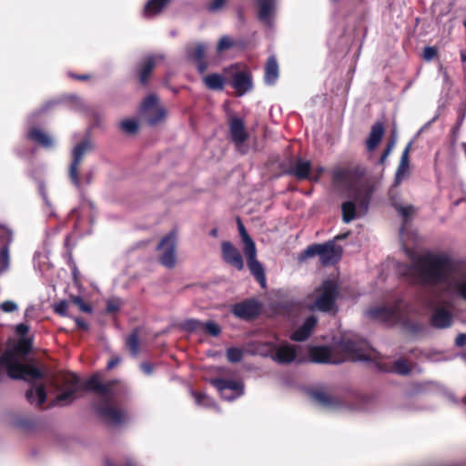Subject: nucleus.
<instances>
[{
    "instance_id": "obj_51",
    "label": "nucleus",
    "mask_w": 466,
    "mask_h": 466,
    "mask_svg": "<svg viewBox=\"0 0 466 466\" xmlns=\"http://www.w3.org/2000/svg\"><path fill=\"white\" fill-rule=\"evenodd\" d=\"M438 55V50L434 46H426L423 49V58L427 61H431Z\"/></svg>"
},
{
    "instance_id": "obj_60",
    "label": "nucleus",
    "mask_w": 466,
    "mask_h": 466,
    "mask_svg": "<svg viewBox=\"0 0 466 466\" xmlns=\"http://www.w3.org/2000/svg\"><path fill=\"white\" fill-rule=\"evenodd\" d=\"M455 343L459 347H463L466 345V333H461L457 336L455 339Z\"/></svg>"
},
{
    "instance_id": "obj_49",
    "label": "nucleus",
    "mask_w": 466,
    "mask_h": 466,
    "mask_svg": "<svg viewBox=\"0 0 466 466\" xmlns=\"http://www.w3.org/2000/svg\"><path fill=\"white\" fill-rule=\"evenodd\" d=\"M235 45L234 41L228 35L222 36L217 46L218 52H222L233 47Z\"/></svg>"
},
{
    "instance_id": "obj_53",
    "label": "nucleus",
    "mask_w": 466,
    "mask_h": 466,
    "mask_svg": "<svg viewBox=\"0 0 466 466\" xmlns=\"http://www.w3.org/2000/svg\"><path fill=\"white\" fill-rule=\"evenodd\" d=\"M226 2H227V0H212L208 5V10L209 12H216V11L221 9L225 5Z\"/></svg>"
},
{
    "instance_id": "obj_42",
    "label": "nucleus",
    "mask_w": 466,
    "mask_h": 466,
    "mask_svg": "<svg viewBox=\"0 0 466 466\" xmlns=\"http://www.w3.org/2000/svg\"><path fill=\"white\" fill-rule=\"evenodd\" d=\"M392 371L400 375H408L410 372V368L405 360L399 359L394 361Z\"/></svg>"
},
{
    "instance_id": "obj_14",
    "label": "nucleus",
    "mask_w": 466,
    "mask_h": 466,
    "mask_svg": "<svg viewBox=\"0 0 466 466\" xmlns=\"http://www.w3.org/2000/svg\"><path fill=\"white\" fill-rule=\"evenodd\" d=\"M211 384L218 390L221 397L227 400H233L243 392L241 383L228 379H213Z\"/></svg>"
},
{
    "instance_id": "obj_3",
    "label": "nucleus",
    "mask_w": 466,
    "mask_h": 466,
    "mask_svg": "<svg viewBox=\"0 0 466 466\" xmlns=\"http://www.w3.org/2000/svg\"><path fill=\"white\" fill-rule=\"evenodd\" d=\"M366 175V169L361 166L337 168L332 172V183L336 187H343L353 193V198L360 209L367 211L375 191V186L370 181L360 184Z\"/></svg>"
},
{
    "instance_id": "obj_45",
    "label": "nucleus",
    "mask_w": 466,
    "mask_h": 466,
    "mask_svg": "<svg viewBox=\"0 0 466 466\" xmlns=\"http://www.w3.org/2000/svg\"><path fill=\"white\" fill-rule=\"evenodd\" d=\"M122 306V301L118 298H111L107 299L106 305V312L108 314H113L117 312Z\"/></svg>"
},
{
    "instance_id": "obj_19",
    "label": "nucleus",
    "mask_w": 466,
    "mask_h": 466,
    "mask_svg": "<svg viewBox=\"0 0 466 466\" xmlns=\"http://www.w3.org/2000/svg\"><path fill=\"white\" fill-rule=\"evenodd\" d=\"M206 51L207 46L203 43H198L187 50L188 57L195 62L199 74H203L208 68Z\"/></svg>"
},
{
    "instance_id": "obj_39",
    "label": "nucleus",
    "mask_w": 466,
    "mask_h": 466,
    "mask_svg": "<svg viewBox=\"0 0 466 466\" xmlns=\"http://www.w3.org/2000/svg\"><path fill=\"white\" fill-rule=\"evenodd\" d=\"M452 289L466 301V273L451 285Z\"/></svg>"
},
{
    "instance_id": "obj_24",
    "label": "nucleus",
    "mask_w": 466,
    "mask_h": 466,
    "mask_svg": "<svg viewBox=\"0 0 466 466\" xmlns=\"http://www.w3.org/2000/svg\"><path fill=\"white\" fill-rule=\"evenodd\" d=\"M232 87L235 89L237 96H241L252 88V79L248 72H238L233 75Z\"/></svg>"
},
{
    "instance_id": "obj_6",
    "label": "nucleus",
    "mask_w": 466,
    "mask_h": 466,
    "mask_svg": "<svg viewBox=\"0 0 466 466\" xmlns=\"http://www.w3.org/2000/svg\"><path fill=\"white\" fill-rule=\"evenodd\" d=\"M340 287L334 279L324 280L319 289L313 303L314 309L319 311L329 313L337 311V299L339 296Z\"/></svg>"
},
{
    "instance_id": "obj_61",
    "label": "nucleus",
    "mask_w": 466,
    "mask_h": 466,
    "mask_svg": "<svg viewBox=\"0 0 466 466\" xmlns=\"http://www.w3.org/2000/svg\"><path fill=\"white\" fill-rule=\"evenodd\" d=\"M192 394L195 398L197 404L198 405H201L203 403V400L207 398L206 394L201 392L193 391Z\"/></svg>"
},
{
    "instance_id": "obj_52",
    "label": "nucleus",
    "mask_w": 466,
    "mask_h": 466,
    "mask_svg": "<svg viewBox=\"0 0 466 466\" xmlns=\"http://www.w3.org/2000/svg\"><path fill=\"white\" fill-rule=\"evenodd\" d=\"M0 308L4 312L11 313L17 309V305L12 300H5L1 304Z\"/></svg>"
},
{
    "instance_id": "obj_11",
    "label": "nucleus",
    "mask_w": 466,
    "mask_h": 466,
    "mask_svg": "<svg viewBox=\"0 0 466 466\" xmlns=\"http://www.w3.org/2000/svg\"><path fill=\"white\" fill-rule=\"evenodd\" d=\"M400 300L396 301L392 306H379L369 309L367 316L382 323H396L401 318Z\"/></svg>"
},
{
    "instance_id": "obj_21",
    "label": "nucleus",
    "mask_w": 466,
    "mask_h": 466,
    "mask_svg": "<svg viewBox=\"0 0 466 466\" xmlns=\"http://www.w3.org/2000/svg\"><path fill=\"white\" fill-rule=\"evenodd\" d=\"M317 323L318 319L315 316L308 317L303 324L291 333L289 339L299 342L307 340L312 334Z\"/></svg>"
},
{
    "instance_id": "obj_38",
    "label": "nucleus",
    "mask_w": 466,
    "mask_h": 466,
    "mask_svg": "<svg viewBox=\"0 0 466 466\" xmlns=\"http://www.w3.org/2000/svg\"><path fill=\"white\" fill-rule=\"evenodd\" d=\"M127 346L133 356L139 352V337L137 331H133L127 339Z\"/></svg>"
},
{
    "instance_id": "obj_41",
    "label": "nucleus",
    "mask_w": 466,
    "mask_h": 466,
    "mask_svg": "<svg viewBox=\"0 0 466 466\" xmlns=\"http://www.w3.org/2000/svg\"><path fill=\"white\" fill-rule=\"evenodd\" d=\"M227 359L231 363H238L243 358V350L239 348L230 347L226 352Z\"/></svg>"
},
{
    "instance_id": "obj_56",
    "label": "nucleus",
    "mask_w": 466,
    "mask_h": 466,
    "mask_svg": "<svg viewBox=\"0 0 466 466\" xmlns=\"http://www.w3.org/2000/svg\"><path fill=\"white\" fill-rule=\"evenodd\" d=\"M140 370L144 374L149 376L154 372V365L150 362L145 361L140 364Z\"/></svg>"
},
{
    "instance_id": "obj_15",
    "label": "nucleus",
    "mask_w": 466,
    "mask_h": 466,
    "mask_svg": "<svg viewBox=\"0 0 466 466\" xmlns=\"http://www.w3.org/2000/svg\"><path fill=\"white\" fill-rule=\"evenodd\" d=\"M270 352H274L272 359L280 364H289L295 360L297 350L295 346L284 343L278 347L273 342L266 344Z\"/></svg>"
},
{
    "instance_id": "obj_62",
    "label": "nucleus",
    "mask_w": 466,
    "mask_h": 466,
    "mask_svg": "<svg viewBox=\"0 0 466 466\" xmlns=\"http://www.w3.org/2000/svg\"><path fill=\"white\" fill-rule=\"evenodd\" d=\"M422 327L420 324H418V323H411L410 325V329L413 332H417V331H420L421 330Z\"/></svg>"
},
{
    "instance_id": "obj_47",
    "label": "nucleus",
    "mask_w": 466,
    "mask_h": 466,
    "mask_svg": "<svg viewBox=\"0 0 466 466\" xmlns=\"http://www.w3.org/2000/svg\"><path fill=\"white\" fill-rule=\"evenodd\" d=\"M72 302L78 307V309L85 313H92V306L86 303L82 297L74 296L71 298Z\"/></svg>"
},
{
    "instance_id": "obj_8",
    "label": "nucleus",
    "mask_w": 466,
    "mask_h": 466,
    "mask_svg": "<svg viewBox=\"0 0 466 466\" xmlns=\"http://www.w3.org/2000/svg\"><path fill=\"white\" fill-rule=\"evenodd\" d=\"M94 149V145L89 137H86L78 142L72 149V161L69 166L68 177L71 182L76 186H80L78 168L85 156Z\"/></svg>"
},
{
    "instance_id": "obj_25",
    "label": "nucleus",
    "mask_w": 466,
    "mask_h": 466,
    "mask_svg": "<svg viewBox=\"0 0 466 466\" xmlns=\"http://www.w3.org/2000/svg\"><path fill=\"white\" fill-rule=\"evenodd\" d=\"M385 128L381 122H376L371 126L369 137L366 140V147L369 152L377 148L383 138Z\"/></svg>"
},
{
    "instance_id": "obj_34",
    "label": "nucleus",
    "mask_w": 466,
    "mask_h": 466,
    "mask_svg": "<svg viewBox=\"0 0 466 466\" xmlns=\"http://www.w3.org/2000/svg\"><path fill=\"white\" fill-rule=\"evenodd\" d=\"M397 143V133L396 130H393L390 138L387 141L386 147L379 158L378 164L383 166L389 156L391 154L392 150L394 149Z\"/></svg>"
},
{
    "instance_id": "obj_63",
    "label": "nucleus",
    "mask_w": 466,
    "mask_h": 466,
    "mask_svg": "<svg viewBox=\"0 0 466 466\" xmlns=\"http://www.w3.org/2000/svg\"><path fill=\"white\" fill-rule=\"evenodd\" d=\"M118 363L117 359L110 360L106 365L107 370L113 369Z\"/></svg>"
},
{
    "instance_id": "obj_48",
    "label": "nucleus",
    "mask_w": 466,
    "mask_h": 466,
    "mask_svg": "<svg viewBox=\"0 0 466 466\" xmlns=\"http://www.w3.org/2000/svg\"><path fill=\"white\" fill-rule=\"evenodd\" d=\"M104 464L105 466H138L137 463L131 458H126L124 461L119 462L106 458L104 461Z\"/></svg>"
},
{
    "instance_id": "obj_22",
    "label": "nucleus",
    "mask_w": 466,
    "mask_h": 466,
    "mask_svg": "<svg viewBox=\"0 0 466 466\" xmlns=\"http://www.w3.org/2000/svg\"><path fill=\"white\" fill-rule=\"evenodd\" d=\"M452 321L451 313L442 307H437L430 319V324L436 329H447L451 326Z\"/></svg>"
},
{
    "instance_id": "obj_2",
    "label": "nucleus",
    "mask_w": 466,
    "mask_h": 466,
    "mask_svg": "<svg viewBox=\"0 0 466 466\" xmlns=\"http://www.w3.org/2000/svg\"><path fill=\"white\" fill-rule=\"evenodd\" d=\"M410 270L418 283L433 287L448 281L452 263L447 256L429 252L413 258Z\"/></svg>"
},
{
    "instance_id": "obj_18",
    "label": "nucleus",
    "mask_w": 466,
    "mask_h": 466,
    "mask_svg": "<svg viewBox=\"0 0 466 466\" xmlns=\"http://www.w3.org/2000/svg\"><path fill=\"white\" fill-rule=\"evenodd\" d=\"M0 239L3 242L0 248V274H3L8 269L10 264L9 246L13 240L11 230L0 227Z\"/></svg>"
},
{
    "instance_id": "obj_12",
    "label": "nucleus",
    "mask_w": 466,
    "mask_h": 466,
    "mask_svg": "<svg viewBox=\"0 0 466 466\" xmlns=\"http://www.w3.org/2000/svg\"><path fill=\"white\" fill-rule=\"evenodd\" d=\"M262 310V304L256 299H246L231 307V313L239 319L250 321L257 319Z\"/></svg>"
},
{
    "instance_id": "obj_31",
    "label": "nucleus",
    "mask_w": 466,
    "mask_h": 466,
    "mask_svg": "<svg viewBox=\"0 0 466 466\" xmlns=\"http://www.w3.org/2000/svg\"><path fill=\"white\" fill-rule=\"evenodd\" d=\"M258 4V17L263 23H268L273 13L274 0H257Z\"/></svg>"
},
{
    "instance_id": "obj_26",
    "label": "nucleus",
    "mask_w": 466,
    "mask_h": 466,
    "mask_svg": "<svg viewBox=\"0 0 466 466\" xmlns=\"http://www.w3.org/2000/svg\"><path fill=\"white\" fill-rule=\"evenodd\" d=\"M26 400L31 403L36 402L38 407L42 406L46 400V390L43 383L33 384L25 392Z\"/></svg>"
},
{
    "instance_id": "obj_30",
    "label": "nucleus",
    "mask_w": 466,
    "mask_h": 466,
    "mask_svg": "<svg viewBox=\"0 0 466 466\" xmlns=\"http://www.w3.org/2000/svg\"><path fill=\"white\" fill-rule=\"evenodd\" d=\"M207 88L215 91H221L225 86V78L218 73L208 74L203 77Z\"/></svg>"
},
{
    "instance_id": "obj_20",
    "label": "nucleus",
    "mask_w": 466,
    "mask_h": 466,
    "mask_svg": "<svg viewBox=\"0 0 466 466\" xmlns=\"http://www.w3.org/2000/svg\"><path fill=\"white\" fill-rule=\"evenodd\" d=\"M229 132L232 141L237 147L243 145L248 138L244 121L238 116L230 118Z\"/></svg>"
},
{
    "instance_id": "obj_44",
    "label": "nucleus",
    "mask_w": 466,
    "mask_h": 466,
    "mask_svg": "<svg viewBox=\"0 0 466 466\" xmlns=\"http://www.w3.org/2000/svg\"><path fill=\"white\" fill-rule=\"evenodd\" d=\"M121 129L129 135L135 134L138 130V123L135 119H125L120 124Z\"/></svg>"
},
{
    "instance_id": "obj_35",
    "label": "nucleus",
    "mask_w": 466,
    "mask_h": 466,
    "mask_svg": "<svg viewBox=\"0 0 466 466\" xmlns=\"http://www.w3.org/2000/svg\"><path fill=\"white\" fill-rule=\"evenodd\" d=\"M171 0H148L145 5V13L157 15L160 13Z\"/></svg>"
},
{
    "instance_id": "obj_43",
    "label": "nucleus",
    "mask_w": 466,
    "mask_h": 466,
    "mask_svg": "<svg viewBox=\"0 0 466 466\" xmlns=\"http://www.w3.org/2000/svg\"><path fill=\"white\" fill-rule=\"evenodd\" d=\"M203 331L212 337H218L221 333V328L215 321L209 320L204 322Z\"/></svg>"
},
{
    "instance_id": "obj_46",
    "label": "nucleus",
    "mask_w": 466,
    "mask_h": 466,
    "mask_svg": "<svg viewBox=\"0 0 466 466\" xmlns=\"http://www.w3.org/2000/svg\"><path fill=\"white\" fill-rule=\"evenodd\" d=\"M157 96L155 94H150L147 96L141 104V109L142 111L146 112L149 110L150 108H154L157 105Z\"/></svg>"
},
{
    "instance_id": "obj_33",
    "label": "nucleus",
    "mask_w": 466,
    "mask_h": 466,
    "mask_svg": "<svg viewBox=\"0 0 466 466\" xmlns=\"http://www.w3.org/2000/svg\"><path fill=\"white\" fill-rule=\"evenodd\" d=\"M237 224H238V229L239 232V236H240L241 240L244 245L243 251L256 248L255 242L253 241L251 237L248 235L240 218H237Z\"/></svg>"
},
{
    "instance_id": "obj_27",
    "label": "nucleus",
    "mask_w": 466,
    "mask_h": 466,
    "mask_svg": "<svg viewBox=\"0 0 466 466\" xmlns=\"http://www.w3.org/2000/svg\"><path fill=\"white\" fill-rule=\"evenodd\" d=\"M27 138L44 148H51L54 146L52 137L38 127H32L27 133Z\"/></svg>"
},
{
    "instance_id": "obj_17",
    "label": "nucleus",
    "mask_w": 466,
    "mask_h": 466,
    "mask_svg": "<svg viewBox=\"0 0 466 466\" xmlns=\"http://www.w3.org/2000/svg\"><path fill=\"white\" fill-rule=\"evenodd\" d=\"M221 252L223 260L227 264L236 268L238 270L244 268L243 258L239 250L230 241L222 242Z\"/></svg>"
},
{
    "instance_id": "obj_28",
    "label": "nucleus",
    "mask_w": 466,
    "mask_h": 466,
    "mask_svg": "<svg viewBox=\"0 0 466 466\" xmlns=\"http://www.w3.org/2000/svg\"><path fill=\"white\" fill-rule=\"evenodd\" d=\"M279 65L274 56L268 58L265 66L264 81L267 85H275L279 78Z\"/></svg>"
},
{
    "instance_id": "obj_40",
    "label": "nucleus",
    "mask_w": 466,
    "mask_h": 466,
    "mask_svg": "<svg viewBox=\"0 0 466 466\" xmlns=\"http://www.w3.org/2000/svg\"><path fill=\"white\" fill-rule=\"evenodd\" d=\"M167 112L163 107L156 108L147 117V122L150 126H155L166 118Z\"/></svg>"
},
{
    "instance_id": "obj_7",
    "label": "nucleus",
    "mask_w": 466,
    "mask_h": 466,
    "mask_svg": "<svg viewBox=\"0 0 466 466\" xmlns=\"http://www.w3.org/2000/svg\"><path fill=\"white\" fill-rule=\"evenodd\" d=\"M79 377L74 372H66L56 379V387L62 392L52 401V405L71 403L78 390Z\"/></svg>"
},
{
    "instance_id": "obj_29",
    "label": "nucleus",
    "mask_w": 466,
    "mask_h": 466,
    "mask_svg": "<svg viewBox=\"0 0 466 466\" xmlns=\"http://www.w3.org/2000/svg\"><path fill=\"white\" fill-rule=\"evenodd\" d=\"M310 396L315 401L326 408H335L339 403L337 398L332 397L322 390H312L310 392Z\"/></svg>"
},
{
    "instance_id": "obj_1",
    "label": "nucleus",
    "mask_w": 466,
    "mask_h": 466,
    "mask_svg": "<svg viewBox=\"0 0 466 466\" xmlns=\"http://www.w3.org/2000/svg\"><path fill=\"white\" fill-rule=\"evenodd\" d=\"M337 347L340 350L342 355L337 356L328 346H313L309 350L310 361L314 363H330L339 364L346 360H368L377 363L381 370L388 371L386 368L379 362L380 353L370 344L358 338L342 339Z\"/></svg>"
},
{
    "instance_id": "obj_37",
    "label": "nucleus",
    "mask_w": 466,
    "mask_h": 466,
    "mask_svg": "<svg viewBox=\"0 0 466 466\" xmlns=\"http://www.w3.org/2000/svg\"><path fill=\"white\" fill-rule=\"evenodd\" d=\"M203 325H204V322H202L198 319H186L182 323L181 327L185 331H187V332H198V331H203Z\"/></svg>"
},
{
    "instance_id": "obj_36",
    "label": "nucleus",
    "mask_w": 466,
    "mask_h": 466,
    "mask_svg": "<svg viewBox=\"0 0 466 466\" xmlns=\"http://www.w3.org/2000/svg\"><path fill=\"white\" fill-rule=\"evenodd\" d=\"M32 348V341L29 339L21 338L16 346L13 350H7L6 351H14L18 358V355H26L30 352Z\"/></svg>"
},
{
    "instance_id": "obj_58",
    "label": "nucleus",
    "mask_w": 466,
    "mask_h": 466,
    "mask_svg": "<svg viewBox=\"0 0 466 466\" xmlns=\"http://www.w3.org/2000/svg\"><path fill=\"white\" fill-rule=\"evenodd\" d=\"M68 76L70 78H73V79H76V80H79V81H86V80H89L91 78V75H89V74L78 75V74H76V73H73V72H69L68 73Z\"/></svg>"
},
{
    "instance_id": "obj_9",
    "label": "nucleus",
    "mask_w": 466,
    "mask_h": 466,
    "mask_svg": "<svg viewBox=\"0 0 466 466\" xmlns=\"http://www.w3.org/2000/svg\"><path fill=\"white\" fill-rule=\"evenodd\" d=\"M160 252L158 261L167 268H173L177 263V237L174 231L164 236L157 246Z\"/></svg>"
},
{
    "instance_id": "obj_57",
    "label": "nucleus",
    "mask_w": 466,
    "mask_h": 466,
    "mask_svg": "<svg viewBox=\"0 0 466 466\" xmlns=\"http://www.w3.org/2000/svg\"><path fill=\"white\" fill-rule=\"evenodd\" d=\"M75 322H76V328L78 329H81V330H84V331H87L89 329V325L88 323L83 319L82 318H76L75 319Z\"/></svg>"
},
{
    "instance_id": "obj_10",
    "label": "nucleus",
    "mask_w": 466,
    "mask_h": 466,
    "mask_svg": "<svg viewBox=\"0 0 466 466\" xmlns=\"http://www.w3.org/2000/svg\"><path fill=\"white\" fill-rule=\"evenodd\" d=\"M163 58L164 56L161 55H147L135 66L133 75L142 87L149 86L157 61Z\"/></svg>"
},
{
    "instance_id": "obj_32",
    "label": "nucleus",
    "mask_w": 466,
    "mask_h": 466,
    "mask_svg": "<svg viewBox=\"0 0 466 466\" xmlns=\"http://www.w3.org/2000/svg\"><path fill=\"white\" fill-rule=\"evenodd\" d=\"M355 199L345 201L341 204L342 220L344 223H350L356 218Z\"/></svg>"
},
{
    "instance_id": "obj_5",
    "label": "nucleus",
    "mask_w": 466,
    "mask_h": 466,
    "mask_svg": "<svg viewBox=\"0 0 466 466\" xmlns=\"http://www.w3.org/2000/svg\"><path fill=\"white\" fill-rule=\"evenodd\" d=\"M342 255V248L334 241L323 244H312L299 254L298 260L303 262L306 259L319 256L322 265H333L337 263Z\"/></svg>"
},
{
    "instance_id": "obj_16",
    "label": "nucleus",
    "mask_w": 466,
    "mask_h": 466,
    "mask_svg": "<svg viewBox=\"0 0 466 466\" xmlns=\"http://www.w3.org/2000/svg\"><path fill=\"white\" fill-rule=\"evenodd\" d=\"M247 257V264L251 275L259 283L261 288H266L267 279L262 264L257 259V248H253L244 251Z\"/></svg>"
},
{
    "instance_id": "obj_50",
    "label": "nucleus",
    "mask_w": 466,
    "mask_h": 466,
    "mask_svg": "<svg viewBox=\"0 0 466 466\" xmlns=\"http://www.w3.org/2000/svg\"><path fill=\"white\" fill-rule=\"evenodd\" d=\"M68 309V303L66 300H61L55 304L54 311L60 316H66Z\"/></svg>"
},
{
    "instance_id": "obj_23",
    "label": "nucleus",
    "mask_w": 466,
    "mask_h": 466,
    "mask_svg": "<svg viewBox=\"0 0 466 466\" xmlns=\"http://www.w3.org/2000/svg\"><path fill=\"white\" fill-rule=\"evenodd\" d=\"M412 146V142H409L402 151L399 166L395 172L394 185L398 186L401 181L408 177L410 172V151Z\"/></svg>"
},
{
    "instance_id": "obj_54",
    "label": "nucleus",
    "mask_w": 466,
    "mask_h": 466,
    "mask_svg": "<svg viewBox=\"0 0 466 466\" xmlns=\"http://www.w3.org/2000/svg\"><path fill=\"white\" fill-rule=\"evenodd\" d=\"M35 425V421L33 419H22L18 421V426L25 430H31Z\"/></svg>"
},
{
    "instance_id": "obj_59",
    "label": "nucleus",
    "mask_w": 466,
    "mask_h": 466,
    "mask_svg": "<svg viewBox=\"0 0 466 466\" xmlns=\"http://www.w3.org/2000/svg\"><path fill=\"white\" fill-rule=\"evenodd\" d=\"M398 211L399 213L404 218H408L410 215H411V212H412V207L411 206H407V207H402V206H400L399 208H398Z\"/></svg>"
},
{
    "instance_id": "obj_4",
    "label": "nucleus",
    "mask_w": 466,
    "mask_h": 466,
    "mask_svg": "<svg viewBox=\"0 0 466 466\" xmlns=\"http://www.w3.org/2000/svg\"><path fill=\"white\" fill-rule=\"evenodd\" d=\"M116 380H109L106 383L101 381L98 373L93 374L86 380L81 388L85 391L94 392L102 396L101 401L96 403L94 408L97 415L106 422L111 425H118L125 421L126 414L119 409L111 405V391L116 384Z\"/></svg>"
},
{
    "instance_id": "obj_55",
    "label": "nucleus",
    "mask_w": 466,
    "mask_h": 466,
    "mask_svg": "<svg viewBox=\"0 0 466 466\" xmlns=\"http://www.w3.org/2000/svg\"><path fill=\"white\" fill-rule=\"evenodd\" d=\"M15 332L18 336L25 337L29 332V326L25 323H19L15 326Z\"/></svg>"
},
{
    "instance_id": "obj_64",
    "label": "nucleus",
    "mask_w": 466,
    "mask_h": 466,
    "mask_svg": "<svg viewBox=\"0 0 466 466\" xmlns=\"http://www.w3.org/2000/svg\"><path fill=\"white\" fill-rule=\"evenodd\" d=\"M55 105H56V103H55V102H47V103H46V104L43 106V107H42L41 111H42V112H45V111L48 110L49 108H51L52 106H54Z\"/></svg>"
},
{
    "instance_id": "obj_13",
    "label": "nucleus",
    "mask_w": 466,
    "mask_h": 466,
    "mask_svg": "<svg viewBox=\"0 0 466 466\" xmlns=\"http://www.w3.org/2000/svg\"><path fill=\"white\" fill-rule=\"evenodd\" d=\"M281 167L284 174L292 176L298 180L311 179V163L302 157H297L295 160L290 158L289 163H282Z\"/></svg>"
}]
</instances>
